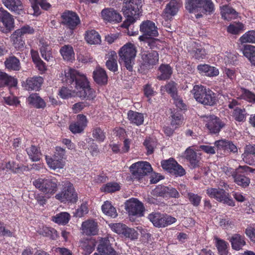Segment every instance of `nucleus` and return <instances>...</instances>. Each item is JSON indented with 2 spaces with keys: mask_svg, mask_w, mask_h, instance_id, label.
Wrapping results in <instances>:
<instances>
[{
  "mask_svg": "<svg viewBox=\"0 0 255 255\" xmlns=\"http://www.w3.org/2000/svg\"><path fill=\"white\" fill-rule=\"evenodd\" d=\"M64 154L65 150L61 147H57L53 158L46 156V162L49 167L54 170L63 168L65 165L63 160Z\"/></svg>",
  "mask_w": 255,
  "mask_h": 255,
  "instance_id": "f8f14e48",
  "label": "nucleus"
},
{
  "mask_svg": "<svg viewBox=\"0 0 255 255\" xmlns=\"http://www.w3.org/2000/svg\"><path fill=\"white\" fill-rule=\"evenodd\" d=\"M60 52L63 58L67 61H72L75 59V53L73 47L69 45L62 46Z\"/></svg>",
  "mask_w": 255,
  "mask_h": 255,
  "instance_id": "f704fd0d",
  "label": "nucleus"
},
{
  "mask_svg": "<svg viewBox=\"0 0 255 255\" xmlns=\"http://www.w3.org/2000/svg\"><path fill=\"white\" fill-rule=\"evenodd\" d=\"M184 156L193 168H195L198 165L199 160L197 157V154L190 147L187 148L185 151Z\"/></svg>",
  "mask_w": 255,
  "mask_h": 255,
  "instance_id": "e433bc0d",
  "label": "nucleus"
},
{
  "mask_svg": "<svg viewBox=\"0 0 255 255\" xmlns=\"http://www.w3.org/2000/svg\"><path fill=\"white\" fill-rule=\"evenodd\" d=\"M28 102L36 108H44L46 106V103L37 94H32L28 98Z\"/></svg>",
  "mask_w": 255,
  "mask_h": 255,
  "instance_id": "ea45409f",
  "label": "nucleus"
},
{
  "mask_svg": "<svg viewBox=\"0 0 255 255\" xmlns=\"http://www.w3.org/2000/svg\"><path fill=\"white\" fill-rule=\"evenodd\" d=\"M183 121V117L180 114L176 113L171 116V125L172 127L176 128L182 124Z\"/></svg>",
  "mask_w": 255,
  "mask_h": 255,
  "instance_id": "bf43d9fd",
  "label": "nucleus"
},
{
  "mask_svg": "<svg viewBox=\"0 0 255 255\" xmlns=\"http://www.w3.org/2000/svg\"><path fill=\"white\" fill-rule=\"evenodd\" d=\"M203 118L206 127L212 133H218L225 125L219 118L214 115L206 116Z\"/></svg>",
  "mask_w": 255,
  "mask_h": 255,
  "instance_id": "4468645a",
  "label": "nucleus"
},
{
  "mask_svg": "<svg viewBox=\"0 0 255 255\" xmlns=\"http://www.w3.org/2000/svg\"><path fill=\"white\" fill-rule=\"evenodd\" d=\"M125 208L129 215L143 216V205L136 199L132 198L128 200L126 203Z\"/></svg>",
  "mask_w": 255,
  "mask_h": 255,
  "instance_id": "f3484780",
  "label": "nucleus"
},
{
  "mask_svg": "<svg viewBox=\"0 0 255 255\" xmlns=\"http://www.w3.org/2000/svg\"><path fill=\"white\" fill-rule=\"evenodd\" d=\"M102 209L103 213L112 218H115L117 216V213L116 209L112 205L109 201L105 202L102 206Z\"/></svg>",
  "mask_w": 255,
  "mask_h": 255,
  "instance_id": "8fccbe9b",
  "label": "nucleus"
},
{
  "mask_svg": "<svg viewBox=\"0 0 255 255\" xmlns=\"http://www.w3.org/2000/svg\"><path fill=\"white\" fill-rule=\"evenodd\" d=\"M33 185L49 198L57 192L59 182L55 177L48 176L34 180Z\"/></svg>",
  "mask_w": 255,
  "mask_h": 255,
  "instance_id": "7ed1b4c3",
  "label": "nucleus"
},
{
  "mask_svg": "<svg viewBox=\"0 0 255 255\" xmlns=\"http://www.w3.org/2000/svg\"><path fill=\"white\" fill-rule=\"evenodd\" d=\"M101 16L104 21L109 22L118 23L122 21L121 15L112 8H105L101 11Z\"/></svg>",
  "mask_w": 255,
  "mask_h": 255,
  "instance_id": "aec40b11",
  "label": "nucleus"
},
{
  "mask_svg": "<svg viewBox=\"0 0 255 255\" xmlns=\"http://www.w3.org/2000/svg\"><path fill=\"white\" fill-rule=\"evenodd\" d=\"M123 235L131 240L136 239L138 238V233L133 229L128 228L126 227Z\"/></svg>",
  "mask_w": 255,
  "mask_h": 255,
  "instance_id": "338daca9",
  "label": "nucleus"
},
{
  "mask_svg": "<svg viewBox=\"0 0 255 255\" xmlns=\"http://www.w3.org/2000/svg\"><path fill=\"white\" fill-rule=\"evenodd\" d=\"M62 17L64 24L72 30L75 29L80 23L78 15L74 12H65L63 13Z\"/></svg>",
  "mask_w": 255,
  "mask_h": 255,
  "instance_id": "a211bd4d",
  "label": "nucleus"
},
{
  "mask_svg": "<svg viewBox=\"0 0 255 255\" xmlns=\"http://www.w3.org/2000/svg\"><path fill=\"white\" fill-rule=\"evenodd\" d=\"M129 170L131 175L127 177V180L141 182L144 179L146 175L152 171V169L148 162L139 161L132 164Z\"/></svg>",
  "mask_w": 255,
  "mask_h": 255,
  "instance_id": "39448f33",
  "label": "nucleus"
},
{
  "mask_svg": "<svg viewBox=\"0 0 255 255\" xmlns=\"http://www.w3.org/2000/svg\"><path fill=\"white\" fill-rule=\"evenodd\" d=\"M89 210L86 203H83L76 211V215L82 217L88 213Z\"/></svg>",
  "mask_w": 255,
  "mask_h": 255,
  "instance_id": "774afa93",
  "label": "nucleus"
},
{
  "mask_svg": "<svg viewBox=\"0 0 255 255\" xmlns=\"http://www.w3.org/2000/svg\"><path fill=\"white\" fill-rule=\"evenodd\" d=\"M109 239H102L98 247V253L94 255H118L116 251L109 245Z\"/></svg>",
  "mask_w": 255,
  "mask_h": 255,
  "instance_id": "5701e85b",
  "label": "nucleus"
},
{
  "mask_svg": "<svg viewBox=\"0 0 255 255\" xmlns=\"http://www.w3.org/2000/svg\"><path fill=\"white\" fill-rule=\"evenodd\" d=\"M26 152L32 161H37L40 160L41 153L36 146L31 145L26 148Z\"/></svg>",
  "mask_w": 255,
  "mask_h": 255,
  "instance_id": "a18cd8bd",
  "label": "nucleus"
},
{
  "mask_svg": "<svg viewBox=\"0 0 255 255\" xmlns=\"http://www.w3.org/2000/svg\"><path fill=\"white\" fill-rule=\"evenodd\" d=\"M247 113L245 109L236 108L233 112V116L235 120L239 122L245 121Z\"/></svg>",
  "mask_w": 255,
  "mask_h": 255,
  "instance_id": "6e6d98bb",
  "label": "nucleus"
},
{
  "mask_svg": "<svg viewBox=\"0 0 255 255\" xmlns=\"http://www.w3.org/2000/svg\"><path fill=\"white\" fill-rule=\"evenodd\" d=\"M214 145L218 149L223 150L225 151L232 152L234 153L238 151L237 146L232 142L226 140H219L216 141Z\"/></svg>",
  "mask_w": 255,
  "mask_h": 255,
  "instance_id": "a878e982",
  "label": "nucleus"
},
{
  "mask_svg": "<svg viewBox=\"0 0 255 255\" xmlns=\"http://www.w3.org/2000/svg\"><path fill=\"white\" fill-rule=\"evenodd\" d=\"M149 220L157 227H164L176 222V219L170 216L158 213H151L148 215Z\"/></svg>",
  "mask_w": 255,
  "mask_h": 255,
  "instance_id": "ddd939ff",
  "label": "nucleus"
},
{
  "mask_svg": "<svg viewBox=\"0 0 255 255\" xmlns=\"http://www.w3.org/2000/svg\"><path fill=\"white\" fill-rule=\"evenodd\" d=\"M165 89V91L169 93L173 98L177 94V87L176 84L173 82H171L166 84L164 87H161V90Z\"/></svg>",
  "mask_w": 255,
  "mask_h": 255,
  "instance_id": "13d9d810",
  "label": "nucleus"
},
{
  "mask_svg": "<svg viewBox=\"0 0 255 255\" xmlns=\"http://www.w3.org/2000/svg\"><path fill=\"white\" fill-rule=\"evenodd\" d=\"M0 21L4 26V28H1L3 33H8L14 28V20L13 16L2 7H0Z\"/></svg>",
  "mask_w": 255,
  "mask_h": 255,
  "instance_id": "dca6fc26",
  "label": "nucleus"
},
{
  "mask_svg": "<svg viewBox=\"0 0 255 255\" xmlns=\"http://www.w3.org/2000/svg\"><path fill=\"white\" fill-rule=\"evenodd\" d=\"M122 11L126 17V19L122 24V27L128 28L142 15L141 0H124Z\"/></svg>",
  "mask_w": 255,
  "mask_h": 255,
  "instance_id": "f03ea898",
  "label": "nucleus"
},
{
  "mask_svg": "<svg viewBox=\"0 0 255 255\" xmlns=\"http://www.w3.org/2000/svg\"><path fill=\"white\" fill-rule=\"evenodd\" d=\"M121 189V186L119 183L115 182L108 183L104 185L101 188V190L103 192L107 193H112Z\"/></svg>",
  "mask_w": 255,
  "mask_h": 255,
  "instance_id": "603ef678",
  "label": "nucleus"
},
{
  "mask_svg": "<svg viewBox=\"0 0 255 255\" xmlns=\"http://www.w3.org/2000/svg\"><path fill=\"white\" fill-rule=\"evenodd\" d=\"M191 92L195 100L203 105L212 106L216 102L215 93L202 85L194 86Z\"/></svg>",
  "mask_w": 255,
  "mask_h": 255,
  "instance_id": "20e7f679",
  "label": "nucleus"
},
{
  "mask_svg": "<svg viewBox=\"0 0 255 255\" xmlns=\"http://www.w3.org/2000/svg\"><path fill=\"white\" fill-rule=\"evenodd\" d=\"M243 54L253 65H255V46L251 45L246 46L243 50Z\"/></svg>",
  "mask_w": 255,
  "mask_h": 255,
  "instance_id": "09e8293b",
  "label": "nucleus"
},
{
  "mask_svg": "<svg viewBox=\"0 0 255 255\" xmlns=\"http://www.w3.org/2000/svg\"><path fill=\"white\" fill-rule=\"evenodd\" d=\"M176 162L173 158H171L168 160L162 161L161 166L164 169L171 173L175 165H176Z\"/></svg>",
  "mask_w": 255,
  "mask_h": 255,
  "instance_id": "680f3d73",
  "label": "nucleus"
},
{
  "mask_svg": "<svg viewBox=\"0 0 255 255\" xmlns=\"http://www.w3.org/2000/svg\"><path fill=\"white\" fill-rule=\"evenodd\" d=\"M232 248L236 251H239L246 245L245 237L240 234H234L230 238Z\"/></svg>",
  "mask_w": 255,
  "mask_h": 255,
  "instance_id": "7c9ffc66",
  "label": "nucleus"
},
{
  "mask_svg": "<svg viewBox=\"0 0 255 255\" xmlns=\"http://www.w3.org/2000/svg\"><path fill=\"white\" fill-rule=\"evenodd\" d=\"M70 215L67 212H61L52 217V220L59 225H65L68 223Z\"/></svg>",
  "mask_w": 255,
  "mask_h": 255,
  "instance_id": "c03bdc74",
  "label": "nucleus"
},
{
  "mask_svg": "<svg viewBox=\"0 0 255 255\" xmlns=\"http://www.w3.org/2000/svg\"><path fill=\"white\" fill-rule=\"evenodd\" d=\"M62 80L68 84L73 85L76 89V95L81 98L93 100L95 91L92 89L86 76L79 71L68 68L64 71V78Z\"/></svg>",
  "mask_w": 255,
  "mask_h": 255,
  "instance_id": "f257e3e1",
  "label": "nucleus"
},
{
  "mask_svg": "<svg viewBox=\"0 0 255 255\" xmlns=\"http://www.w3.org/2000/svg\"><path fill=\"white\" fill-rule=\"evenodd\" d=\"M2 2L9 10L17 13L23 9V5L20 0H2Z\"/></svg>",
  "mask_w": 255,
  "mask_h": 255,
  "instance_id": "2f4dec72",
  "label": "nucleus"
},
{
  "mask_svg": "<svg viewBox=\"0 0 255 255\" xmlns=\"http://www.w3.org/2000/svg\"><path fill=\"white\" fill-rule=\"evenodd\" d=\"M206 193L211 198L226 204L230 206L235 205L234 201L231 198L228 193L223 189L219 188H209L206 190Z\"/></svg>",
  "mask_w": 255,
  "mask_h": 255,
  "instance_id": "9d476101",
  "label": "nucleus"
},
{
  "mask_svg": "<svg viewBox=\"0 0 255 255\" xmlns=\"http://www.w3.org/2000/svg\"><path fill=\"white\" fill-rule=\"evenodd\" d=\"M144 145L147 149V154H150L153 152L154 148L156 146V141L150 138H148L145 140Z\"/></svg>",
  "mask_w": 255,
  "mask_h": 255,
  "instance_id": "69168bd1",
  "label": "nucleus"
},
{
  "mask_svg": "<svg viewBox=\"0 0 255 255\" xmlns=\"http://www.w3.org/2000/svg\"><path fill=\"white\" fill-rule=\"evenodd\" d=\"M39 46L41 56L47 61L51 60L53 57L48 41L44 39L40 40Z\"/></svg>",
  "mask_w": 255,
  "mask_h": 255,
  "instance_id": "bb28decb",
  "label": "nucleus"
},
{
  "mask_svg": "<svg viewBox=\"0 0 255 255\" xmlns=\"http://www.w3.org/2000/svg\"><path fill=\"white\" fill-rule=\"evenodd\" d=\"M128 119L130 123L136 126L142 125L144 121V116L142 114L133 111H128Z\"/></svg>",
  "mask_w": 255,
  "mask_h": 255,
  "instance_id": "72a5a7b5",
  "label": "nucleus"
},
{
  "mask_svg": "<svg viewBox=\"0 0 255 255\" xmlns=\"http://www.w3.org/2000/svg\"><path fill=\"white\" fill-rule=\"evenodd\" d=\"M185 7L190 13L197 12L201 8L209 14L213 13L215 10L212 0H186Z\"/></svg>",
  "mask_w": 255,
  "mask_h": 255,
  "instance_id": "1a4fd4ad",
  "label": "nucleus"
},
{
  "mask_svg": "<svg viewBox=\"0 0 255 255\" xmlns=\"http://www.w3.org/2000/svg\"><path fill=\"white\" fill-rule=\"evenodd\" d=\"M58 95L59 96L63 99H68L71 97L76 96V89L73 91L71 90L66 88L62 87L59 91Z\"/></svg>",
  "mask_w": 255,
  "mask_h": 255,
  "instance_id": "4d7b16f0",
  "label": "nucleus"
},
{
  "mask_svg": "<svg viewBox=\"0 0 255 255\" xmlns=\"http://www.w3.org/2000/svg\"><path fill=\"white\" fill-rule=\"evenodd\" d=\"M249 172L255 173V169L248 166H239L236 168V174H235L234 178V182L243 187L248 186L250 183V179L246 175Z\"/></svg>",
  "mask_w": 255,
  "mask_h": 255,
  "instance_id": "9b49d317",
  "label": "nucleus"
},
{
  "mask_svg": "<svg viewBox=\"0 0 255 255\" xmlns=\"http://www.w3.org/2000/svg\"><path fill=\"white\" fill-rule=\"evenodd\" d=\"M106 58L107 59L106 65L108 69L116 72L118 70V64L117 61V55L116 52L111 51L107 54Z\"/></svg>",
  "mask_w": 255,
  "mask_h": 255,
  "instance_id": "c756f323",
  "label": "nucleus"
},
{
  "mask_svg": "<svg viewBox=\"0 0 255 255\" xmlns=\"http://www.w3.org/2000/svg\"><path fill=\"white\" fill-rule=\"evenodd\" d=\"M141 56L142 65L147 69L153 67L159 61V55L156 51H143Z\"/></svg>",
  "mask_w": 255,
  "mask_h": 255,
  "instance_id": "2eb2a0df",
  "label": "nucleus"
},
{
  "mask_svg": "<svg viewBox=\"0 0 255 255\" xmlns=\"http://www.w3.org/2000/svg\"><path fill=\"white\" fill-rule=\"evenodd\" d=\"M109 226L113 232L122 235H123L127 227L125 225L121 223L110 224Z\"/></svg>",
  "mask_w": 255,
  "mask_h": 255,
  "instance_id": "052dcab7",
  "label": "nucleus"
},
{
  "mask_svg": "<svg viewBox=\"0 0 255 255\" xmlns=\"http://www.w3.org/2000/svg\"><path fill=\"white\" fill-rule=\"evenodd\" d=\"M223 73L225 77L229 78L232 81L235 80L236 79L237 71L234 68L225 67L223 69Z\"/></svg>",
  "mask_w": 255,
  "mask_h": 255,
  "instance_id": "0e129e2a",
  "label": "nucleus"
},
{
  "mask_svg": "<svg viewBox=\"0 0 255 255\" xmlns=\"http://www.w3.org/2000/svg\"><path fill=\"white\" fill-rule=\"evenodd\" d=\"M80 247L83 250V254L85 255L90 254L94 250V245L92 241H82L80 243Z\"/></svg>",
  "mask_w": 255,
  "mask_h": 255,
  "instance_id": "3c124183",
  "label": "nucleus"
},
{
  "mask_svg": "<svg viewBox=\"0 0 255 255\" xmlns=\"http://www.w3.org/2000/svg\"><path fill=\"white\" fill-rule=\"evenodd\" d=\"M244 30L245 25L241 22L233 23L227 28L228 32L233 34H237Z\"/></svg>",
  "mask_w": 255,
  "mask_h": 255,
  "instance_id": "5fc2aeb1",
  "label": "nucleus"
},
{
  "mask_svg": "<svg viewBox=\"0 0 255 255\" xmlns=\"http://www.w3.org/2000/svg\"><path fill=\"white\" fill-rule=\"evenodd\" d=\"M180 6V4L176 0H171L166 4L162 13V17L166 20L170 19L176 14Z\"/></svg>",
  "mask_w": 255,
  "mask_h": 255,
  "instance_id": "6ab92c4d",
  "label": "nucleus"
},
{
  "mask_svg": "<svg viewBox=\"0 0 255 255\" xmlns=\"http://www.w3.org/2000/svg\"><path fill=\"white\" fill-rule=\"evenodd\" d=\"M136 50L135 46L131 43H128L123 46L119 52L121 62L129 71L132 70Z\"/></svg>",
  "mask_w": 255,
  "mask_h": 255,
  "instance_id": "423d86ee",
  "label": "nucleus"
},
{
  "mask_svg": "<svg viewBox=\"0 0 255 255\" xmlns=\"http://www.w3.org/2000/svg\"><path fill=\"white\" fill-rule=\"evenodd\" d=\"M43 79L40 76L28 78L26 81L25 88L27 90L37 91L43 83Z\"/></svg>",
  "mask_w": 255,
  "mask_h": 255,
  "instance_id": "cd10ccee",
  "label": "nucleus"
},
{
  "mask_svg": "<svg viewBox=\"0 0 255 255\" xmlns=\"http://www.w3.org/2000/svg\"><path fill=\"white\" fill-rule=\"evenodd\" d=\"M63 183L60 191L55 196V199L64 203L76 202L78 200V196L73 184L68 181Z\"/></svg>",
  "mask_w": 255,
  "mask_h": 255,
  "instance_id": "6e6552de",
  "label": "nucleus"
},
{
  "mask_svg": "<svg viewBox=\"0 0 255 255\" xmlns=\"http://www.w3.org/2000/svg\"><path fill=\"white\" fill-rule=\"evenodd\" d=\"M160 74L157 78L159 80H166L170 77L172 71L170 66L166 64H162L159 68Z\"/></svg>",
  "mask_w": 255,
  "mask_h": 255,
  "instance_id": "de8ad7c7",
  "label": "nucleus"
},
{
  "mask_svg": "<svg viewBox=\"0 0 255 255\" xmlns=\"http://www.w3.org/2000/svg\"><path fill=\"white\" fill-rule=\"evenodd\" d=\"M85 39L90 44H98L101 42L100 35L94 30H89L86 32Z\"/></svg>",
  "mask_w": 255,
  "mask_h": 255,
  "instance_id": "4c0bfd02",
  "label": "nucleus"
},
{
  "mask_svg": "<svg viewBox=\"0 0 255 255\" xmlns=\"http://www.w3.org/2000/svg\"><path fill=\"white\" fill-rule=\"evenodd\" d=\"M82 232L87 236H94L98 233V226L94 220H88L83 222L81 226Z\"/></svg>",
  "mask_w": 255,
  "mask_h": 255,
  "instance_id": "4be33fe9",
  "label": "nucleus"
},
{
  "mask_svg": "<svg viewBox=\"0 0 255 255\" xmlns=\"http://www.w3.org/2000/svg\"><path fill=\"white\" fill-rule=\"evenodd\" d=\"M87 119L83 115L77 116V121L72 123L69 126V129L73 133H78L82 132L87 125Z\"/></svg>",
  "mask_w": 255,
  "mask_h": 255,
  "instance_id": "412c9836",
  "label": "nucleus"
},
{
  "mask_svg": "<svg viewBox=\"0 0 255 255\" xmlns=\"http://www.w3.org/2000/svg\"><path fill=\"white\" fill-rule=\"evenodd\" d=\"M192 48L190 47L188 48V51L191 52L193 57L198 60L205 58L206 51L201 45L194 42L192 44Z\"/></svg>",
  "mask_w": 255,
  "mask_h": 255,
  "instance_id": "c85d7f7f",
  "label": "nucleus"
},
{
  "mask_svg": "<svg viewBox=\"0 0 255 255\" xmlns=\"http://www.w3.org/2000/svg\"><path fill=\"white\" fill-rule=\"evenodd\" d=\"M94 80L99 84H106L108 81V76L106 71L100 67H97L93 72Z\"/></svg>",
  "mask_w": 255,
  "mask_h": 255,
  "instance_id": "473e14b6",
  "label": "nucleus"
},
{
  "mask_svg": "<svg viewBox=\"0 0 255 255\" xmlns=\"http://www.w3.org/2000/svg\"><path fill=\"white\" fill-rule=\"evenodd\" d=\"M253 156H255V144H249L247 145L244 149V152L242 155L243 160L247 163L252 165L255 162Z\"/></svg>",
  "mask_w": 255,
  "mask_h": 255,
  "instance_id": "393cba45",
  "label": "nucleus"
},
{
  "mask_svg": "<svg viewBox=\"0 0 255 255\" xmlns=\"http://www.w3.org/2000/svg\"><path fill=\"white\" fill-rule=\"evenodd\" d=\"M6 68L10 70L19 71L21 68L19 59L14 56H10L4 62Z\"/></svg>",
  "mask_w": 255,
  "mask_h": 255,
  "instance_id": "58836bf2",
  "label": "nucleus"
},
{
  "mask_svg": "<svg viewBox=\"0 0 255 255\" xmlns=\"http://www.w3.org/2000/svg\"><path fill=\"white\" fill-rule=\"evenodd\" d=\"M17 83L16 79L8 76L4 72H0V87L5 85L14 87L17 85Z\"/></svg>",
  "mask_w": 255,
  "mask_h": 255,
  "instance_id": "c9c22d12",
  "label": "nucleus"
},
{
  "mask_svg": "<svg viewBox=\"0 0 255 255\" xmlns=\"http://www.w3.org/2000/svg\"><path fill=\"white\" fill-rule=\"evenodd\" d=\"M214 240L219 253L221 255H227L228 254V243L217 237L215 238Z\"/></svg>",
  "mask_w": 255,
  "mask_h": 255,
  "instance_id": "37998d69",
  "label": "nucleus"
},
{
  "mask_svg": "<svg viewBox=\"0 0 255 255\" xmlns=\"http://www.w3.org/2000/svg\"><path fill=\"white\" fill-rule=\"evenodd\" d=\"M21 35L15 30L10 36V40L14 47L18 49H21L24 47L25 42L22 40Z\"/></svg>",
  "mask_w": 255,
  "mask_h": 255,
  "instance_id": "a19ab883",
  "label": "nucleus"
},
{
  "mask_svg": "<svg viewBox=\"0 0 255 255\" xmlns=\"http://www.w3.org/2000/svg\"><path fill=\"white\" fill-rule=\"evenodd\" d=\"M240 41L241 43H255V31L250 30L246 32L240 38Z\"/></svg>",
  "mask_w": 255,
  "mask_h": 255,
  "instance_id": "864d4df0",
  "label": "nucleus"
},
{
  "mask_svg": "<svg viewBox=\"0 0 255 255\" xmlns=\"http://www.w3.org/2000/svg\"><path fill=\"white\" fill-rule=\"evenodd\" d=\"M197 68L200 74L208 77H215L219 74L218 69L208 64H200Z\"/></svg>",
  "mask_w": 255,
  "mask_h": 255,
  "instance_id": "b1692460",
  "label": "nucleus"
},
{
  "mask_svg": "<svg viewBox=\"0 0 255 255\" xmlns=\"http://www.w3.org/2000/svg\"><path fill=\"white\" fill-rule=\"evenodd\" d=\"M140 31L143 34L138 37L140 41L147 43L150 47L154 46V43L157 39L151 38L158 35L157 27L155 23L150 20L143 21L140 25Z\"/></svg>",
  "mask_w": 255,
  "mask_h": 255,
  "instance_id": "0eeeda50",
  "label": "nucleus"
},
{
  "mask_svg": "<svg viewBox=\"0 0 255 255\" xmlns=\"http://www.w3.org/2000/svg\"><path fill=\"white\" fill-rule=\"evenodd\" d=\"M221 10L222 17L227 20H231L233 16H235L237 15L236 11L227 5L221 6Z\"/></svg>",
  "mask_w": 255,
  "mask_h": 255,
  "instance_id": "49530a36",
  "label": "nucleus"
},
{
  "mask_svg": "<svg viewBox=\"0 0 255 255\" xmlns=\"http://www.w3.org/2000/svg\"><path fill=\"white\" fill-rule=\"evenodd\" d=\"M238 96L250 103H255V95L251 91L242 88L238 89Z\"/></svg>",
  "mask_w": 255,
  "mask_h": 255,
  "instance_id": "79ce46f5",
  "label": "nucleus"
},
{
  "mask_svg": "<svg viewBox=\"0 0 255 255\" xmlns=\"http://www.w3.org/2000/svg\"><path fill=\"white\" fill-rule=\"evenodd\" d=\"M93 137L98 142H103L105 139V132L99 128H94L92 132Z\"/></svg>",
  "mask_w": 255,
  "mask_h": 255,
  "instance_id": "e2e57ef3",
  "label": "nucleus"
}]
</instances>
